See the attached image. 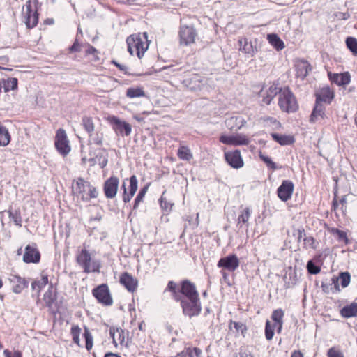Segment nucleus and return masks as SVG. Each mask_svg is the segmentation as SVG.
<instances>
[{"label":"nucleus","mask_w":357,"mask_h":357,"mask_svg":"<svg viewBox=\"0 0 357 357\" xmlns=\"http://www.w3.org/2000/svg\"><path fill=\"white\" fill-rule=\"evenodd\" d=\"M76 261L86 273H100V261L97 259H92L89 252L86 249H82L77 253Z\"/></svg>","instance_id":"nucleus-1"},{"label":"nucleus","mask_w":357,"mask_h":357,"mask_svg":"<svg viewBox=\"0 0 357 357\" xmlns=\"http://www.w3.org/2000/svg\"><path fill=\"white\" fill-rule=\"evenodd\" d=\"M39 2L38 0H29L26 2L23 9L25 8L23 15L24 16V22L29 29L35 27L38 22V10Z\"/></svg>","instance_id":"nucleus-2"},{"label":"nucleus","mask_w":357,"mask_h":357,"mask_svg":"<svg viewBox=\"0 0 357 357\" xmlns=\"http://www.w3.org/2000/svg\"><path fill=\"white\" fill-rule=\"evenodd\" d=\"M280 108L288 113L297 110L298 105L293 93L288 87L284 88L279 96Z\"/></svg>","instance_id":"nucleus-3"},{"label":"nucleus","mask_w":357,"mask_h":357,"mask_svg":"<svg viewBox=\"0 0 357 357\" xmlns=\"http://www.w3.org/2000/svg\"><path fill=\"white\" fill-rule=\"evenodd\" d=\"M182 310L185 315L192 317L198 316L202 310L199 297L188 298L182 301Z\"/></svg>","instance_id":"nucleus-4"},{"label":"nucleus","mask_w":357,"mask_h":357,"mask_svg":"<svg viewBox=\"0 0 357 357\" xmlns=\"http://www.w3.org/2000/svg\"><path fill=\"white\" fill-rule=\"evenodd\" d=\"M92 294L98 303L107 306L112 305L113 300L107 284H102L98 285L93 289Z\"/></svg>","instance_id":"nucleus-5"},{"label":"nucleus","mask_w":357,"mask_h":357,"mask_svg":"<svg viewBox=\"0 0 357 357\" xmlns=\"http://www.w3.org/2000/svg\"><path fill=\"white\" fill-rule=\"evenodd\" d=\"M283 89L278 84L272 83L270 85L264 86L259 93V97L262 98V102L266 105H270L272 100L280 94Z\"/></svg>","instance_id":"nucleus-6"},{"label":"nucleus","mask_w":357,"mask_h":357,"mask_svg":"<svg viewBox=\"0 0 357 357\" xmlns=\"http://www.w3.org/2000/svg\"><path fill=\"white\" fill-rule=\"evenodd\" d=\"M55 146L57 151L63 155H67L70 151L67 135L63 129H59L56 131Z\"/></svg>","instance_id":"nucleus-7"},{"label":"nucleus","mask_w":357,"mask_h":357,"mask_svg":"<svg viewBox=\"0 0 357 357\" xmlns=\"http://www.w3.org/2000/svg\"><path fill=\"white\" fill-rule=\"evenodd\" d=\"M119 185V178L112 176L107 178L103 184V192L107 199H113L116 197Z\"/></svg>","instance_id":"nucleus-8"},{"label":"nucleus","mask_w":357,"mask_h":357,"mask_svg":"<svg viewBox=\"0 0 357 357\" xmlns=\"http://www.w3.org/2000/svg\"><path fill=\"white\" fill-rule=\"evenodd\" d=\"M196 36V31L192 26H181L179 31L180 45L194 43Z\"/></svg>","instance_id":"nucleus-9"},{"label":"nucleus","mask_w":357,"mask_h":357,"mask_svg":"<svg viewBox=\"0 0 357 357\" xmlns=\"http://www.w3.org/2000/svg\"><path fill=\"white\" fill-rule=\"evenodd\" d=\"M294 189V185L291 181L284 180L277 190L278 197L283 202H287L291 198Z\"/></svg>","instance_id":"nucleus-10"},{"label":"nucleus","mask_w":357,"mask_h":357,"mask_svg":"<svg viewBox=\"0 0 357 357\" xmlns=\"http://www.w3.org/2000/svg\"><path fill=\"white\" fill-rule=\"evenodd\" d=\"M217 266L229 272H234L239 266V260L236 255H229L220 258Z\"/></svg>","instance_id":"nucleus-11"},{"label":"nucleus","mask_w":357,"mask_h":357,"mask_svg":"<svg viewBox=\"0 0 357 357\" xmlns=\"http://www.w3.org/2000/svg\"><path fill=\"white\" fill-rule=\"evenodd\" d=\"M40 260V253L36 244L28 245L25 247L23 261L26 264H38Z\"/></svg>","instance_id":"nucleus-12"},{"label":"nucleus","mask_w":357,"mask_h":357,"mask_svg":"<svg viewBox=\"0 0 357 357\" xmlns=\"http://www.w3.org/2000/svg\"><path fill=\"white\" fill-rule=\"evenodd\" d=\"M219 140L222 144L234 146L248 145L250 142L249 139L242 134L231 136L222 135L220 137Z\"/></svg>","instance_id":"nucleus-13"},{"label":"nucleus","mask_w":357,"mask_h":357,"mask_svg":"<svg viewBox=\"0 0 357 357\" xmlns=\"http://www.w3.org/2000/svg\"><path fill=\"white\" fill-rule=\"evenodd\" d=\"M110 123L113 126L114 130L116 132H119L121 135L128 136L130 135L132 128L131 126L123 121H121L116 116H112L109 118Z\"/></svg>","instance_id":"nucleus-14"},{"label":"nucleus","mask_w":357,"mask_h":357,"mask_svg":"<svg viewBox=\"0 0 357 357\" xmlns=\"http://www.w3.org/2000/svg\"><path fill=\"white\" fill-rule=\"evenodd\" d=\"M225 123L229 130L237 131L244 126L246 121L242 116L232 114L226 117Z\"/></svg>","instance_id":"nucleus-15"},{"label":"nucleus","mask_w":357,"mask_h":357,"mask_svg":"<svg viewBox=\"0 0 357 357\" xmlns=\"http://www.w3.org/2000/svg\"><path fill=\"white\" fill-rule=\"evenodd\" d=\"M225 158L227 163L234 169L241 168L244 165V162L239 150L225 152Z\"/></svg>","instance_id":"nucleus-16"},{"label":"nucleus","mask_w":357,"mask_h":357,"mask_svg":"<svg viewBox=\"0 0 357 357\" xmlns=\"http://www.w3.org/2000/svg\"><path fill=\"white\" fill-rule=\"evenodd\" d=\"M181 293L185 299L199 297L195 284L188 280L181 282Z\"/></svg>","instance_id":"nucleus-17"},{"label":"nucleus","mask_w":357,"mask_h":357,"mask_svg":"<svg viewBox=\"0 0 357 357\" xmlns=\"http://www.w3.org/2000/svg\"><path fill=\"white\" fill-rule=\"evenodd\" d=\"M151 43V40L149 39L147 32L133 33L126 39V45H150Z\"/></svg>","instance_id":"nucleus-18"},{"label":"nucleus","mask_w":357,"mask_h":357,"mask_svg":"<svg viewBox=\"0 0 357 357\" xmlns=\"http://www.w3.org/2000/svg\"><path fill=\"white\" fill-rule=\"evenodd\" d=\"M119 282L130 292H134L137 289V280L128 272L121 274Z\"/></svg>","instance_id":"nucleus-19"},{"label":"nucleus","mask_w":357,"mask_h":357,"mask_svg":"<svg viewBox=\"0 0 357 357\" xmlns=\"http://www.w3.org/2000/svg\"><path fill=\"white\" fill-rule=\"evenodd\" d=\"M89 182L84 181L82 178H79L76 181V187L75 193L83 201H87V194L89 187Z\"/></svg>","instance_id":"nucleus-20"},{"label":"nucleus","mask_w":357,"mask_h":357,"mask_svg":"<svg viewBox=\"0 0 357 357\" xmlns=\"http://www.w3.org/2000/svg\"><path fill=\"white\" fill-rule=\"evenodd\" d=\"M316 102L330 104L334 98L333 92L328 87H324L317 91Z\"/></svg>","instance_id":"nucleus-21"},{"label":"nucleus","mask_w":357,"mask_h":357,"mask_svg":"<svg viewBox=\"0 0 357 357\" xmlns=\"http://www.w3.org/2000/svg\"><path fill=\"white\" fill-rule=\"evenodd\" d=\"M328 77L332 82L335 83L338 86L347 85L351 81V77L348 72L343 73H328Z\"/></svg>","instance_id":"nucleus-22"},{"label":"nucleus","mask_w":357,"mask_h":357,"mask_svg":"<svg viewBox=\"0 0 357 357\" xmlns=\"http://www.w3.org/2000/svg\"><path fill=\"white\" fill-rule=\"evenodd\" d=\"M129 181V192H127V190H125V193H123V201L125 203H128L131 200L132 197L135 195L138 187V181L135 175L130 176Z\"/></svg>","instance_id":"nucleus-23"},{"label":"nucleus","mask_w":357,"mask_h":357,"mask_svg":"<svg viewBox=\"0 0 357 357\" xmlns=\"http://www.w3.org/2000/svg\"><path fill=\"white\" fill-rule=\"evenodd\" d=\"M8 280L13 284V291L16 293H20L25 287H27V282L24 278L17 275H10Z\"/></svg>","instance_id":"nucleus-24"},{"label":"nucleus","mask_w":357,"mask_h":357,"mask_svg":"<svg viewBox=\"0 0 357 357\" xmlns=\"http://www.w3.org/2000/svg\"><path fill=\"white\" fill-rule=\"evenodd\" d=\"M296 76L303 79L311 70L310 65L307 61L298 60L295 64Z\"/></svg>","instance_id":"nucleus-25"},{"label":"nucleus","mask_w":357,"mask_h":357,"mask_svg":"<svg viewBox=\"0 0 357 357\" xmlns=\"http://www.w3.org/2000/svg\"><path fill=\"white\" fill-rule=\"evenodd\" d=\"M271 137L274 141L278 142L281 146H287L293 144L295 139L293 135H281L279 133H271Z\"/></svg>","instance_id":"nucleus-26"},{"label":"nucleus","mask_w":357,"mask_h":357,"mask_svg":"<svg viewBox=\"0 0 357 357\" xmlns=\"http://www.w3.org/2000/svg\"><path fill=\"white\" fill-rule=\"evenodd\" d=\"M252 210L249 207H245L241 211V213L238 217L237 226L242 228L245 225L246 229L248 228V220L251 216Z\"/></svg>","instance_id":"nucleus-27"},{"label":"nucleus","mask_w":357,"mask_h":357,"mask_svg":"<svg viewBox=\"0 0 357 357\" xmlns=\"http://www.w3.org/2000/svg\"><path fill=\"white\" fill-rule=\"evenodd\" d=\"M340 314L344 318L357 317V303H352L343 307L340 310Z\"/></svg>","instance_id":"nucleus-28"},{"label":"nucleus","mask_w":357,"mask_h":357,"mask_svg":"<svg viewBox=\"0 0 357 357\" xmlns=\"http://www.w3.org/2000/svg\"><path fill=\"white\" fill-rule=\"evenodd\" d=\"M324 116H325L324 106L321 103H319V102L317 103V102H316L312 112L310 115V122L314 123L319 116L324 118Z\"/></svg>","instance_id":"nucleus-29"},{"label":"nucleus","mask_w":357,"mask_h":357,"mask_svg":"<svg viewBox=\"0 0 357 357\" xmlns=\"http://www.w3.org/2000/svg\"><path fill=\"white\" fill-rule=\"evenodd\" d=\"M126 96L129 98L144 97L145 92L142 87H130L126 90Z\"/></svg>","instance_id":"nucleus-30"},{"label":"nucleus","mask_w":357,"mask_h":357,"mask_svg":"<svg viewBox=\"0 0 357 357\" xmlns=\"http://www.w3.org/2000/svg\"><path fill=\"white\" fill-rule=\"evenodd\" d=\"M10 220L13 221L14 224L20 227H22V218L20 211L18 210L9 209L8 211Z\"/></svg>","instance_id":"nucleus-31"},{"label":"nucleus","mask_w":357,"mask_h":357,"mask_svg":"<svg viewBox=\"0 0 357 357\" xmlns=\"http://www.w3.org/2000/svg\"><path fill=\"white\" fill-rule=\"evenodd\" d=\"M82 329L78 325H73L70 329V335L72 336L73 342L78 347H81L80 344V334Z\"/></svg>","instance_id":"nucleus-32"},{"label":"nucleus","mask_w":357,"mask_h":357,"mask_svg":"<svg viewBox=\"0 0 357 357\" xmlns=\"http://www.w3.org/2000/svg\"><path fill=\"white\" fill-rule=\"evenodd\" d=\"M178 156L180 159L183 160H190L192 158V155L190 150L185 146H181L178 149Z\"/></svg>","instance_id":"nucleus-33"},{"label":"nucleus","mask_w":357,"mask_h":357,"mask_svg":"<svg viewBox=\"0 0 357 357\" xmlns=\"http://www.w3.org/2000/svg\"><path fill=\"white\" fill-rule=\"evenodd\" d=\"M82 125L89 135L94 131L95 126L92 118L84 116L82 120Z\"/></svg>","instance_id":"nucleus-34"},{"label":"nucleus","mask_w":357,"mask_h":357,"mask_svg":"<svg viewBox=\"0 0 357 357\" xmlns=\"http://www.w3.org/2000/svg\"><path fill=\"white\" fill-rule=\"evenodd\" d=\"M18 80L15 77H10L3 81V88L5 92L17 89Z\"/></svg>","instance_id":"nucleus-35"},{"label":"nucleus","mask_w":357,"mask_h":357,"mask_svg":"<svg viewBox=\"0 0 357 357\" xmlns=\"http://www.w3.org/2000/svg\"><path fill=\"white\" fill-rule=\"evenodd\" d=\"M84 328V333L83 334V336L86 342L85 347L86 350L89 351L92 349L93 345V338L89 328L86 327V326Z\"/></svg>","instance_id":"nucleus-36"},{"label":"nucleus","mask_w":357,"mask_h":357,"mask_svg":"<svg viewBox=\"0 0 357 357\" xmlns=\"http://www.w3.org/2000/svg\"><path fill=\"white\" fill-rule=\"evenodd\" d=\"M148 188L149 185H146L140 189L136 198L135 199L133 209H137L139 207V204L143 202L144 197L147 192Z\"/></svg>","instance_id":"nucleus-37"},{"label":"nucleus","mask_w":357,"mask_h":357,"mask_svg":"<svg viewBox=\"0 0 357 357\" xmlns=\"http://www.w3.org/2000/svg\"><path fill=\"white\" fill-rule=\"evenodd\" d=\"M89 142L93 143L98 146L102 145L103 141V133L101 132H96L93 133V132L89 135Z\"/></svg>","instance_id":"nucleus-38"},{"label":"nucleus","mask_w":357,"mask_h":357,"mask_svg":"<svg viewBox=\"0 0 357 357\" xmlns=\"http://www.w3.org/2000/svg\"><path fill=\"white\" fill-rule=\"evenodd\" d=\"M128 50L130 54H133L135 51L137 52V54L139 59H141L144 53L147 51L149 46H127Z\"/></svg>","instance_id":"nucleus-39"},{"label":"nucleus","mask_w":357,"mask_h":357,"mask_svg":"<svg viewBox=\"0 0 357 357\" xmlns=\"http://www.w3.org/2000/svg\"><path fill=\"white\" fill-rule=\"evenodd\" d=\"M48 283L47 275H42L41 280L34 281L31 284V287L33 290L40 291L43 287H44Z\"/></svg>","instance_id":"nucleus-40"},{"label":"nucleus","mask_w":357,"mask_h":357,"mask_svg":"<svg viewBox=\"0 0 357 357\" xmlns=\"http://www.w3.org/2000/svg\"><path fill=\"white\" fill-rule=\"evenodd\" d=\"M259 158L266 165L267 167L271 169L272 171H275L278 169V167L276 165L275 162L272 161L271 158L268 156L260 153Z\"/></svg>","instance_id":"nucleus-41"},{"label":"nucleus","mask_w":357,"mask_h":357,"mask_svg":"<svg viewBox=\"0 0 357 357\" xmlns=\"http://www.w3.org/2000/svg\"><path fill=\"white\" fill-rule=\"evenodd\" d=\"M338 280H340L341 285L342 288H345L348 287V285L350 283L351 280V275L349 272H341L340 273L339 278H337Z\"/></svg>","instance_id":"nucleus-42"},{"label":"nucleus","mask_w":357,"mask_h":357,"mask_svg":"<svg viewBox=\"0 0 357 357\" xmlns=\"http://www.w3.org/2000/svg\"><path fill=\"white\" fill-rule=\"evenodd\" d=\"M284 315V313L282 309H280V308L277 309L273 312V313L271 314V319L275 324L281 323V322H283Z\"/></svg>","instance_id":"nucleus-43"},{"label":"nucleus","mask_w":357,"mask_h":357,"mask_svg":"<svg viewBox=\"0 0 357 357\" xmlns=\"http://www.w3.org/2000/svg\"><path fill=\"white\" fill-rule=\"evenodd\" d=\"M274 335V328L271 321L267 320L265 324V337L267 340H271Z\"/></svg>","instance_id":"nucleus-44"},{"label":"nucleus","mask_w":357,"mask_h":357,"mask_svg":"<svg viewBox=\"0 0 357 357\" xmlns=\"http://www.w3.org/2000/svg\"><path fill=\"white\" fill-rule=\"evenodd\" d=\"M306 268L308 273L312 275L318 274L321 271V268L316 265L312 260L307 261Z\"/></svg>","instance_id":"nucleus-45"},{"label":"nucleus","mask_w":357,"mask_h":357,"mask_svg":"<svg viewBox=\"0 0 357 357\" xmlns=\"http://www.w3.org/2000/svg\"><path fill=\"white\" fill-rule=\"evenodd\" d=\"M267 40L271 45H284V42L280 38V37L274 33L268 34Z\"/></svg>","instance_id":"nucleus-46"},{"label":"nucleus","mask_w":357,"mask_h":357,"mask_svg":"<svg viewBox=\"0 0 357 357\" xmlns=\"http://www.w3.org/2000/svg\"><path fill=\"white\" fill-rule=\"evenodd\" d=\"M331 284H334V287L336 291H340V287H339L338 278H337L335 277L332 278L331 284H325V283L322 282L321 288H322L323 291L324 292H328V286L331 285Z\"/></svg>","instance_id":"nucleus-47"},{"label":"nucleus","mask_w":357,"mask_h":357,"mask_svg":"<svg viewBox=\"0 0 357 357\" xmlns=\"http://www.w3.org/2000/svg\"><path fill=\"white\" fill-rule=\"evenodd\" d=\"M303 241L305 247H309L312 249H316L318 245V242L312 236H305L303 238Z\"/></svg>","instance_id":"nucleus-48"},{"label":"nucleus","mask_w":357,"mask_h":357,"mask_svg":"<svg viewBox=\"0 0 357 357\" xmlns=\"http://www.w3.org/2000/svg\"><path fill=\"white\" fill-rule=\"evenodd\" d=\"M52 287H50V289ZM43 299L47 306L50 307L52 305L55 298L52 295L51 289L45 293Z\"/></svg>","instance_id":"nucleus-49"},{"label":"nucleus","mask_w":357,"mask_h":357,"mask_svg":"<svg viewBox=\"0 0 357 357\" xmlns=\"http://www.w3.org/2000/svg\"><path fill=\"white\" fill-rule=\"evenodd\" d=\"M98 191L96 189V187L91 185L89 183V187L88 190V194H87V201L89 202L92 198H96L98 196Z\"/></svg>","instance_id":"nucleus-50"},{"label":"nucleus","mask_w":357,"mask_h":357,"mask_svg":"<svg viewBox=\"0 0 357 357\" xmlns=\"http://www.w3.org/2000/svg\"><path fill=\"white\" fill-rule=\"evenodd\" d=\"M328 357H344L343 353L335 347H331L327 352Z\"/></svg>","instance_id":"nucleus-51"},{"label":"nucleus","mask_w":357,"mask_h":357,"mask_svg":"<svg viewBox=\"0 0 357 357\" xmlns=\"http://www.w3.org/2000/svg\"><path fill=\"white\" fill-rule=\"evenodd\" d=\"M257 46H240L239 51L245 54L253 55L257 50Z\"/></svg>","instance_id":"nucleus-52"},{"label":"nucleus","mask_w":357,"mask_h":357,"mask_svg":"<svg viewBox=\"0 0 357 357\" xmlns=\"http://www.w3.org/2000/svg\"><path fill=\"white\" fill-rule=\"evenodd\" d=\"M236 357H253V355L248 347H241Z\"/></svg>","instance_id":"nucleus-53"},{"label":"nucleus","mask_w":357,"mask_h":357,"mask_svg":"<svg viewBox=\"0 0 357 357\" xmlns=\"http://www.w3.org/2000/svg\"><path fill=\"white\" fill-rule=\"evenodd\" d=\"M175 357H194L192 349L190 347L185 348L183 351L178 353Z\"/></svg>","instance_id":"nucleus-54"},{"label":"nucleus","mask_w":357,"mask_h":357,"mask_svg":"<svg viewBox=\"0 0 357 357\" xmlns=\"http://www.w3.org/2000/svg\"><path fill=\"white\" fill-rule=\"evenodd\" d=\"M172 296L176 301H179L181 305H182V301H185L184 296L181 293V289L172 293Z\"/></svg>","instance_id":"nucleus-55"},{"label":"nucleus","mask_w":357,"mask_h":357,"mask_svg":"<svg viewBox=\"0 0 357 357\" xmlns=\"http://www.w3.org/2000/svg\"><path fill=\"white\" fill-rule=\"evenodd\" d=\"M335 18L340 20H346L350 17V14L348 12H337L334 14Z\"/></svg>","instance_id":"nucleus-56"},{"label":"nucleus","mask_w":357,"mask_h":357,"mask_svg":"<svg viewBox=\"0 0 357 357\" xmlns=\"http://www.w3.org/2000/svg\"><path fill=\"white\" fill-rule=\"evenodd\" d=\"M160 206L162 208L166 211H170L172 206V204L169 203L164 197L162 196L160 199Z\"/></svg>","instance_id":"nucleus-57"},{"label":"nucleus","mask_w":357,"mask_h":357,"mask_svg":"<svg viewBox=\"0 0 357 357\" xmlns=\"http://www.w3.org/2000/svg\"><path fill=\"white\" fill-rule=\"evenodd\" d=\"M294 236H297V241L301 242V238L304 236V238L306 236L305 234V230L303 228L300 227L298 229L295 231V233L294 234Z\"/></svg>","instance_id":"nucleus-58"},{"label":"nucleus","mask_w":357,"mask_h":357,"mask_svg":"<svg viewBox=\"0 0 357 357\" xmlns=\"http://www.w3.org/2000/svg\"><path fill=\"white\" fill-rule=\"evenodd\" d=\"M336 234H337L338 239L340 241H344L346 243H348V238L347 236V234L344 231L337 229Z\"/></svg>","instance_id":"nucleus-59"},{"label":"nucleus","mask_w":357,"mask_h":357,"mask_svg":"<svg viewBox=\"0 0 357 357\" xmlns=\"http://www.w3.org/2000/svg\"><path fill=\"white\" fill-rule=\"evenodd\" d=\"M116 333L118 335V338L116 339V342L118 341L119 344H123L125 340V333L121 329H116Z\"/></svg>","instance_id":"nucleus-60"},{"label":"nucleus","mask_w":357,"mask_h":357,"mask_svg":"<svg viewBox=\"0 0 357 357\" xmlns=\"http://www.w3.org/2000/svg\"><path fill=\"white\" fill-rule=\"evenodd\" d=\"M112 63L116 66L121 71L123 72L126 75H129L130 73L127 71L128 67L124 65H121L117 61L113 60L112 61Z\"/></svg>","instance_id":"nucleus-61"},{"label":"nucleus","mask_w":357,"mask_h":357,"mask_svg":"<svg viewBox=\"0 0 357 357\" xmlns=\"http://www.w3.org/2000/svg\"><path fill=\"white\" fill-rule=\"evenodd\" d=\"M3 354L5 357H22V353L19 351H15L14 353L11 354L8 349L4 350Z\"/></svg>","instance_id":"nucleus-62"},{"label":"nucleus","mask_w":357,"mask_h":357,"mask_svg":"<svg viewBox=\"0 0 357 357\" xmlns=\"http://www.w3.org/2000/svg\"><path fill=\"white\" fill-rule=\"evenodd\" d=\"M166 291H169L171 293H173L177 291V284L174 281H169L167 284V287L166 288Z\"/></svg>","instance_id":"nucleus-63"},{"label":"nucleus","mask_w":357,"mask_h":357,"mask_svg":"<svg viewBox=\"0 0 357 357\" xmlns=\"http://www.w3.org/2000/svg\"><path fill=\"white\" fill-rule=\"evenodd\" d=\"M345 45H357V39L352 36H348L345 40Z\"/></svg>","instance_id":"nucleus-64"}]
</instances>
